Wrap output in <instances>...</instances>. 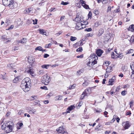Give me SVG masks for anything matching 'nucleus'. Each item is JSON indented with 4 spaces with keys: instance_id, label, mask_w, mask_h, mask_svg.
<instances>
[{
    "instance_id": "obj_1",
    "label": "nucleus",
    "mask_w": 134,
    "mask_h": 134,
    "mask_svg": "<svg viewBox=\"0 0 134 134\" xmlns=\"http://www.w3.org/2000/svg\"><path fill=\"white\" fill-rule=\"evenodd\" d=\"M31 81L28 77H26L21 81L20 87L24 92H26L30 90Z\"/></svg>"
},
{
    "instance_id": "obj_2",
    "label": "nucleus",
    "mask_w": 134,
    "mask_h": 134,
    "mask_svg": "<svg viewBox=\"0 0 134 134\" xmlns=\"http://www.w3.org/2000/svg\"><path fill=\"white\" fill-rule=\"evenodd\" d=\"M14 126L13 123L12 122L9 121L4 123L1 126V128L7 133L12 131Z\"/></svg>"
},
{
    "instance_id": "obj_3",
    "label": "nucleus",
    "mask_w": 134,
    "mask_h": 134,
    "mask_svg": "<svg viewBox=\"0 0 134 134\" xmlns=\"http://www.w3.org/2000/svg\"><path fill=\"white\" fill-rule=\"evenodd\" d=\"M2 2L4 5L9 6L11 9L16 8L18 6L16 3H15L13 0H2Z\"/></svg>"
},
{
    "instance_id": "obj_4",
    "label": "nucleus",
    "mask_w": 134,
    "mask_h": 134,
    "mask_svg": "<svg viewBox=\"0 0 134 134\" xmlns=\"http://www.w3.org/2000/svg\"><path fill=\"white\" fill-rule=\"evenodd\" d=\"M98 57L95 53L92 54L89 58V61L87 64V65L88 66L92 67L94 64L97 63V60Z\"/></svg>"
},
{
    "instance_id": "obj_5",
    "label": "nucleus",
    "mask_w": 134,
    "mask_h": 134,
    "mask_svg": "<svg viewBox=\"0 0 134 134\" xmlns=\"http://www.w3.org/2000/svg\"><path fill=\"white\" fill-rule=\"evenodd\" d=\"M28 61L29 63L31 65H34L35 64V58L32 57H29L28 58Z\"/></svg>"
},
{
    "instance_id": "obj_6",
    "label": "nucleus",
    "mask_w": 134,
    "mask_h": 134,
    "mask_svg": "<svg viewBox=\"0 0 134 134\" xmlns=\"http://www.w3.org/2000/svg\"><path fill=\"white\" fill-rule=\"evenodd\" d=\"M2 39L3 41H5L6 43H7L8 42H10L11 38H7V37L5 35L2 36Z\"/></svg>"
},
{
    "instance_id": "obj_7",
    "label": "nucleus",
    "mask_w": 134,
    "mask_h": 134,
    "mask_svg": "<svg viewBox=\"0 0 134 134\" xmlns=\"http://www.w3.org/2000/svg\"><path fill=\"white\" fill-rule=\"evenodd\" d=\"M122 125L125 129H128L130 126L128 121L123 122L122 123Z\"/></svg>"
},
{
    "instance_id": "obj_8",
    "label": "nucleus",
    "mask_w": 134,
    "mask_h": 134,
    "mask_svg": "<svg viewBox=\"0 0 134 134\" xmlns=\"http://www.w3.org/2000/svg\"><path fill=\"white\" fill-rule=\"evenodd\" d=\"M83 25H84L82 24L81 23H76V26L75 28L77 30L81 29L83 28V27H82V26Z\"/></svg>"
},
{
    "instance_id": "obj_9",
    "label": "nucleus",
    "mask_w": 134,
    "mask_h": 134,
    "mask_svg": "<svg viewBox=\"0 0 134 134\" xmlns=\"http://www.w3.org/2000/svg\"><path fill=\"white\" fill-rule=\"evenodd\" d=\"M75 108V107L74 105H72L69 107L67 109V111L65 112L66 113H70V111L74 109Z\"/></svg>"
},
{
    "instance_id": "obj_10",
    "label": "nucleus",
    "mask_w": 134,
    "mask_h": 134,
    "mask_svg": "<svg viewBox=\"0 0 134 134\" xmlns=\"http://www.w3.org/2000/svg\"><path fill=\"white\" fill-rule=\"evenodd\" d=\"M80 2L82 4V5L86 9L89 8V6L88 5L86 4L85 3V1L82 0H80Z\"/></svg>"
},
{
    "instance_id": "obj_11",
    "label": "nucleus",
    "mask_w": 134,
    "mask_h": 134,
    "mask_svg": "<svg viewBox=\"0 0 134 134\" xmlns=\"http://www.w3.org/2000/svg\"><path fill=\"white\" fill-rule=\"evenodd\" d=\"M18 43H20L22 44H24L26 43L27 42V39L26 38H23L22 40H18L17 41Z\"/></svg>"
},
{
    "instance_id": "obj_12",
    "label": "nucleus",
    "mask_w": 134,
    "mask_h": 134,
    "mask_svg": "<svg viewBox=\"0 0 134 134\" xmlns=\"http://www.w3.org/2000/svg\"><path fill=\"white\" fill-rule=\"evenodd\" d=\"M65 130L62 126L59 127V129H57L56 130L59 133H62Z\"/></svg>"
},
{
    "instance_id": "obj_13",
    "label": "nucleus",
    "mask_w": 134,
    "mask_h": 134,
    "mask_svg": "<svg viewBox=\"0 0 134 134\" xmlns=\"http://www.w3.org/2000/svg\"><path fill=\"white\" fill-rule=\"evenodd\" d=\"M91 91V89L90 88H87L83 92L85 94V95L87 96L89 95Z\"/></svg>"
},
{
    "instance_id": "obj_14",
    "label": "nucleus",
    "mask_w": 134,
    "mask_h": 134,
    "mask_svg": "<svg viewBox=\"0 0 134 134\" xmlns=\"http://www.w3.org/2000/svg\"><path fill=\"white\" fill-rule=\"evenodd\" d=\"M103 52L101 49H98L96 51V53L98 56H100Z\"/></svg>"
},
{
    "instance_id": "obj_15",
    "label": "nucleus",
    "mask_w": 134,
    "mask_h": 134,
    "mask_svg": "<svg viewBox=\"0 0 134 134\" xmlns=\"http://www.w3.org/2000/svg\"><path fill=\"white\" fill-rule=\"evenodd\" d=\"M81 17L79 16H76V17L75 19V20L77 23H81L82 21L81 20Z\"/></svg>"
},
{
    "instance_id": "obj_16",
    "label": "nucleus",
    "mask_w": 134,
    "mask_h": 134,
    "mask_svg": "<svg viewBox=\"0 0 134 134\" xmlns=\"http://www.w3.org/2000/svg\"><path fill=\"white\" fill-rule=\"evenodd\" d=\"M104 32V30L103 29H100L99 30V33L97 35V36L98 37L100 36Z\"/></svg>"
},
{
    "instance_id": "obj_17",
    "label": "nucleus",
    "mask_w": 134,
    "mask_h": 134,
    "mask_svg": "<svg viewBox=\"0 0 134 134\" xmlns=\"http://www.w3.org/2000/svg\"><path fill=\"white\" fill-rule=\"evenodd\" d=\"M62 96L60 95L58 96L55 97V100H61L62 99Z\"/></svg>"
},
{
    "instance_id": "obj_18",
    "label": "nucleus",
    "mask_w": 134,
    "mask_h": 134,
    "mask_svg": "<svg viewBox=\"0 0 134 134\" xmlns=\"http://www.w3.org/2000/svg\"><path fill=\"white\" fill-rule=\"evenodd\" d=\"M114 82V80L113 79H110L109 80L108 85H113Z\"/></svg>"
},
{
    "instance_id": "obj_19",
    "label": "nucleus",
    "mask_w": 134,
    "mask_h": 134,
    "mask_svg": "<svg viewBox=\"0 0 134 134\" xmlns=\"http://www.w3.org/2000/svg\"><path fill=\"white\" fill-rule=\"evenodd\" d=\"M129 30L133 32L134 31V25H130L128 29Z\"/></svg>"
},
{
    "instance_id": "obj_20",
    "label": "nucleus",
    "mask_w": 134,
    "mask_h": 134,
    "mask_svg": "<svg viewBox=\"0 0 134 134\" xmlns=\"http://www.w3.org/2000/svg\"><path fill=\"white\" fill-rule=\"evenodd\" d=\"M49 78L50 77L49 76H46L44 77L42 80H45V81L49 82L50 81Z\"/></svg>"
},
{
    "instance_id": "obj_21",
    "label": "nucleus",
    "mask_w": 134,
    "mask_h": 134,
    "mask_svg": "<svg viewBox=\"0 0 134 134\" xmlns=\"http://www.w3.org/2000/svg\"><path fill=\"white\" fill-rule=\"evenodd\" d=\"M27 72L29 73L32 76H34L33 75L34 74V72L33 70H32L31 69H30L29 70L27 71Z\"/></svg>"
},
{
    "instance_id": "obj_22",
    "label": "nucleus",
    "mask_w": 134,
    "mask_h": 134,
    "mask_svg": "<svg viewBox=\"0 0 134 134\" xmlns=\"http://www.w3.org/2000/svg\"><path fill=\"white\" fill-rule=\"evenodd\" d=\"M112 71V68L111 66H108L107 67L106 69V71L107 72H110Z\"/></svg>"
},
{
    "instance_id": "obj_23",
    "label": "nucleus",
    "mask_w": 134,
    "mask_h": 134,
    "mask_svg": "<svg viewBox=\"0 0 134 134\" xmlns=\"http://www.w3.org/2000/svg\"><path fill=\"white\" fill-rule=\"evenodd\" d=\"M36 111L35 109H32L29 111V113L30 114H34L35 112Z\"/></svg>"
},
{
    "instance_id": "obj_24",
    "label": "nucleus",
    "mask_w": 134,
    "mask_h": 134,
    "mask_svg": "<svg viewBox=\"0 0 134 134\" xmlns=\"http://www.w3.org/2000/svg\"><path fill=\"white\" fill-rule=\"evenodd\" d=\"M101 23L100 21H98L94 23L95 26H96V27H97L99 25H101Z\"/></svg>"
},
{
    "instance_id": "obj_25",
    "label": "nucleus",
    "mask_w": 134,
    "mask_h": 134,
    "mask_svg": "<svg viewBox=\"0 0 134 134\" xmlns=\"http://www.w3.org/2000/svg\"><path fill=\"white\" fill-rule=\"evenodd\" d=\"M50 65H43L41 66V67L43 68L48 69V67Z\"/></svg>"
},
{
    "instance_id": "obj_26",
    "label": "nucleus",
    "mask_w": 134,
    "mask_h": 134,
    "mask_svg": "<svg viewBox=\"0 0 134 134\" xmlns=\"http://www.w3.org/2000/svg\"><path fill=\"white\" fill-rule=\"evenodd\" d=\"M129 38L128 40L130 41H132V40H133V41L134 40V36H132L131 37H130V36H128L127 37V38Z\"/></svg>"
},
{
    "instance_id": "obj_27",
    "label": "nucleus",
    "mask_w": 134,
    "mask_h": 134,
    "mask_svg": "<svg viewBox=\"0 0 134 134\" xmlns=\"http://www.w3.org/2000/svg\"><path fill=\"white\" fill-rule=\"evenodd\" d=\"M24 112V110H20L18 113V114L19 115H21L23 114Z\"/></svg>"
},
{
    "instance_id": "obj_28",
    "label": "nucleus",
    "mask_w": 134,
    "mask_h": 134,
    "mask_svg": "<svg viewBox=\"0 0 134 134\" xmlns=\"http://www.w3.org/2000/svg\"><path fill=\"white\" fill-rule=\"evenodd\" d=\"M76 37L71 36L70 37V40L72 41H73L76 40Z\"/></svg>"
},
{
    "instance_id": "obj_29",
    "label": "nucleus",
    "mask_w": 134,
    "mask_h": 134,
    "mask_svg": "<svg viewBox=\"0 0 134 134\" xmlns=\"http://www.w3.org/2000/svg\"><path fill=\"white\" fill-rule=\"evenodd\" d=\"M102 111V110L100 109H95L94 111L95 112L97 113H99Z\"/></svg>"
},
{
    "instance_id": "obj_30",
    "label": "nucleus",
    "mask_w": 134,
    "mask_h": 134,
    "mask_svg": "<svg viewBox=\"0 0 134 134\" xmlns=\"http://www.w3.org/2000/svg\"><path fill=\"white\" fill-rule=\"evenodd\" d=\"M35 50H39L40 51H41L42 50V47L41 46H38L35 49Z\"/></svg>"
},
{
    "instance_id": "obj_31",
    "label": "nucleus",
    "mask_w": 134,
    "mask_h": 134,
    "mask_svg": "<svg viewBox=\"0 0 134 134\" xmlns=\"http://www.w3.org/2000/svg\"><path fill=\"white\" fill-rule=\"evenodd\" d=\"M93 13L96 15H98L99 14V11H98V10H97L96 9L94 11Z\"/></svg>"
},
{
    "instance_id": "obj_32",
    "label": "nucleus",
    "mask_w": 134,
    "mask_h": 134,
    "mask_svg": "<svg viewBox=\"0 0 134 134\" xmlns=\"http://www.w3.org/2000/svg\"><path fill=\"white\" fill-rule=\"evenodd\" d=\"M19 79L18 77H15L13 81V82L15 83H16L18 81Z\"/></svg>"
},
{
    "instance_id": "obj_33",
    "label": "nucleus",
    "mask_w": 134,
    "mask_h": 134,
    "mask_svg": "<svg viewBox=\"0 0 134 134\" xmlns=\"http://www.w3.org/2000/svg\"><path fill=\"white\" fill-rule=\"evenodd\" d=\"M30 99L31 100L36 99H37V97L36 96H32L31 97Z\"/></svg>"
},
{
    "instance_id": "obj_34",
    "label": "nucleus",
    "mask_w": 134,
    "mask_h": 134,
    "mask_svg": "<svg viewBox=\"0 0 134 134\" xmlns=\"http://www.w3.org/2000/svg\"><path fill=\"white\" fill-rule=\"evenodd\" d=\"M82 51V47H80L79 48H78L76 50V51L77 52H81Z\"/></svg>"
},
{
    "instance_id": "obj_35",
    "label": "nucleus",
    "mask_w": 134,
    "mask_h": 134,
    "mask_svg": "<svg viewBox=\"0 0 134 134\" xmlns=\"http://www.w3.org/2000/svg\"><path fill=\"white\" fill-rule=\"evenodd\" d=\"M52 43H51L48 44H46L45 46V47L46 48H49L52 45Z\"/></svg>"
},
{
    "instance_id": "obj_36",
    "label": "nucleus",
    "mask_w": 134,
    "mask_h": 134,
    "mask_svg": "<svg viewBox=\"0 0 134 134\" xmlns=\"http://www.w3.org/2000/svg\"><path fill=\"white\" fill-rule=\"evenodd\" d=\"M75 86L76 85L75 84L73 85H72L70 86H69V89H74L75 88Z\"/></svg>"
},
{
    "instance_id": "obj_37",
    "label": "nucleus",
    "mask_w": 134,
    "mask_h": 134,
    "mask_svg": "<svg viewBox=\"0 0 134 134\" xmlns=\"http://www.w3.org/2000/svg\"><path fill=\"white\" fill-rule=\"evenodd\" d=\"M127 93V91L125 90L121 92V94L122 96L125 95Z\"/></svg>"
},
{
    "instance_id": "obj_38",
    "label": "nucleus",
    "mask_w": 134,
    "mask_h": 134,
    "mask_svg": "<svg viewBox=\"0 0 134 134\" xmlns=\"http://www.w3.org/2000/svg\"><path fill=\"white\" fill-rule=\"evenodd\" d=\"M85 95V94L83 92V93H82V94H81V97H80V99H83V98H84V97L85 96H87L86 95Z\"/></svg>"
},
{
    "instance_id": "obj_39",
    "label": "nucleus",
    "mask_w": 134,
    "mask_h": 134,
    "mask_svg": "<svg viewBox=\"0 0 134 134\" xmlns=\"http://www.w3.org/2000/svg\"><path fill=\"white\" fill-rule=\"evenodd\" d=\"M69 4L68 2H64L63 1H62L61 4L63 5H65Z\"/></svg>"
},
{
    "instance_id": "obj_40",
    "label": "nucleus",
    "mask_w": 134,
    "mask_h": 134,
    "mask_svg": "<svg viewBox=\"0 0 134 134\" xmlns=\"http://www.w3.org/2000/svg\"><path fill=\"white\" fill-rule=\"evenodd\" d=\"M39 31L40 32V33L42 35L43 34H44V31H45L43 29H40Z\"/></svg>"
},
{
    "instance_id": "obj_41",
    "label": "nucleus",
    "mask_w": 134,
    "mask_h": 134,
    "mask_svg": "<svg viewBox=\"0 0 134 134\" xmlns=\"http://www.w3.org/2000/svg\"><path fill=\"white\" fill-rule=\"evenodd\" d=\"M88 84V83L86 81H85V82L83 83L82 85L83 86H86Z\"/></svg>"
},
{
    "instance_id": "obj_42",
    "label": "nucleus",
    "mask_w": 134,
    "mask_h": 134,
    "mask_svg": "<svg viewBox=\"0 0 134 134\" xmlns=\"http://www.w3.org/2000/svg\"><path fill=\"white\" fill-rule=\"evenodd\" d=\"M42 81L43 83H44L46 85H47L49 82H48L47 81H45V80H42Z\"/></svg>"
},
{
    "instance_id": "obj_43",
    "label": "nucleus",
    "mask_w": 134,
    "mask_h": 134,
    "mask_svg": "<svg viewBox=\"0 0 134 134\" xmlns=\"http://www.w3.org/2000/svg\"><path fill=\"white\" fill-rule=\"evenodd\" d=\"M123 57V55L122 53L120 54L118 56V57L120 59H122Z\"/></svg>"
},
{
    "instance_id": "obj_44",
    "label": "nucleus",
    "mask_w": 134,
    "mask_h": 134,
    "mask_svg": "<svg viewBox=\"0 0 134 134\" xmlns=\"http://www.w3.org/2000/svg\"><path fill=\"white\" fill-rule=\"evenodd\" d=\"M7 66L9 68H12L13 67V65L12 64H9L7 65Z\"/></svg>"
},
{
    "instance_id": "obj_45",
    "label": "nucleus",
    "mask_w": 134,
    "mask_h": 134,
    "mask_svg": "<svg viewBox=\"0 0 134 134\" xmlns=\"http://www.w3.org/2000/svg\"><path fill=\"white\" fill-rule=\"evenodd\" d=\"M134 51L132 49H131L129 50V51H128V52L127 53L128 54H130V53H133Z\"/></svg>"
},
{
    "instance_id": "obj_46",
    "label": "nucleus",
    "mask_w": 134,
    "mask_h": 134,
    "mask_svg": "<svg viewBox=\"0 0 134 134\" xmlns=\"http://www.w3.org/2000/svg\"><path fill=\"white\" fill-rule=\"evenodd\" d=\"M92 30V29L91 28H88L85 29V31H91Z\"/></svg>"
},
{
    "instance_id": "obj_47",
    "label": "nucleus",
    "mask_w": 134,
    "mask_h": 134,
    "mask_svg": "<svg viewBox=\"0 0 134 134\" xmlns=\"http://www.w3.org/2000/svg\"><path fill=\"white\" fill-rule=\"evenodd\" d=\"M78 46H79V45L78 42H76L73 45V46L74 47H77Z\"/></svg>"
},
{
    "instance_id": "obj_48",
    "label": "nucleus",
    "mask_w": 134,
    "mask_h": 134,
    "mask_svg": "<svg viewBox=\"0 0 134 134\" xmlns=\"http://www.w3.org/2000/svg\"><path fill=\"white\" fill-rule=\"evenodd\" d=\"M111 56L112 58L113 59L115 58L114 57V52H112L111 53Z\"/></svg>"
},
{
    "instance_id": "obj_49",
    "label": "nucleus",
    "mask_w": 134,
    "mask_h": 134,
    "mask_svg": "<svg viewBox=\"0 0 134 134\" xmlns=\"http://www.w3.org/2000/svg\"><path fill=\"white\" fill-rule=\"evenodd\" d=\"M130 66L131 70H134V63H133L132 65H130Z\"/></svg>"
},
{
    "instance_id": "obj_50",
    "label": "nucleus",
    "mask_w": 134,
    "mask_h": 134,
    "mask_svg": "<svg viewBox=\"0 0 134 134\" xmlns=\"http://www.w3.org/2000/svg\"><path fill=\"white\" fill-rule=\"evenodd\" d=\"M40 88L43 89L47 90L48 88H47V87L45 86H43V87H41Z\"/></svg>"
},
{
    "instance_id": "obj_51",
    "label": "nucleus",
    "mask_w": 134,
    "mask_h": 134,
    "mask_svg": "<svg viewBox=\"0 0 134 134\" xmlns=\"http://www.w3.org/2000/svg\"><path fill=\"white\" fill-rule=\"evenodd\" d=\"M14 27V26L13 25H10L7 29L8 30H10L13 29Z\"/></svg>"
},
{
    "instance_id": "obj_52",
    "label": "nucleus",
    "mask_w": 134,
    "mask_h": 134,
    "mask_svg": "<svg viewBox=\"0 0 134 134\" xmlns=\"http://www.w3.org/2000/svg\"><path fill=\"white\" fill-rule=\"evenodd\" d=\"M35 20H32V21L33 22V24L34 25L36 24H37V19H35Z\"/></svg>"
},
{
    "instance_id": "obj_53",
    "label": "nucleus",
    "mask_w": 134,
    "mask_h": 134,
    "mask_svg": "<svg viewBox=\"0 0 134 134\" xmlns=\"http://www.w3.org/2000/svg\"><path fill=\"white\" fill-rule=\"evenodd\" d=\"M49 56V55L48 54H45L44 55V58H47V57H48Z\"/></svg>"
},
{
    "instance_id": "obj_54",
    "label": "nucleus",
    "mask_w": 134,
    "mask_h": 134,
    "mask_svg": "<svg viewBox=\"0 0 134 134\" xmlns=\"http://www.w3.org/2000/svg\"><path fill=\"white\" fill-rule=\"evenodd\" d=\"M78 44H80L79 45V46H81L82 45H83L82 44V41L81 40H80V41H79L78 42Z\"/></svg>"
},
{
    "instance_id": "obj_55",
    "label": "nucleus",
    "mask_w": 134,
    "mask_h": 134,
    "mask_svg": "<svg viewBox=\"0 0 134 134\" xmlns=\"http://www.w3.org/2000/svg\"><path fill=\"white\" fill-rule=\"evenodd\" d=\"M55 9V8H51L50 10H49V11H50L51 12H52L53 11H55V10H54Z\"/></svg>"
},
{
    "instance_id": "obj_56",
    "label": "nucleus",
    "mask_w": 134,
    "mask_h": 134,
    "mask_svg": "<svg viewBox=\"0 0 134 134\" xmlns=\"http://www.w3.org/2000/svg\"><path fill=\"white\" fill-rule=\"evenodd\" d=\"M11 58L12 59H17L16 58V56H12L11 57Z\"/></svg>"
},
{
    "instance_id": "obj_57",
    "label": "nucleus",
    "mask_w": 134,
    "mask_h": 134,
    "mask_svg": "<svg viewBox=\"0 0 134 134\" xmlns=\"http://www.w3.org/2000/svg\"><path fill=\"white\" fill-rule=\"evenodd\" d=\"M104 115L106 117H108V116H107V114L108 113V112L107 111H105L104 113Z\"/></svg>"
},
{
    "instance_id": "obj_58",
    "label": "nucleus",
    "mask_w": 134,
    "mask_h": 134,
    "mask_svg": "<svg viewBox=\"0 0 134 134\" xmlns=\"http://www.w3.org/2000/svg\"><path fill=\"white\" fill-rule=\"evenodd\" d=\"M111 8L110 6H109L108 8V10L107 11V12H109V11H110L111 10Z\"/></svg>"
},
{
    "instance_id": "obj_59",
    "label": "nucleus",
    "mask_w": 134,
    "mask_h": 134,
    "mask_svg": "<svg viewBox=\"0 0 134 134\" xmlns=\"http://www.w3.org/2000/svg\"><path fill=\"white\" fill-rule=\"evenodd\" d=\"M43 102L45 104H46L48 103L49 102L48 100H46L44 101Z\"/></svg>"
},
{
    "instance_id": "obj_60",
    "label": "nucleus",
    "mask_w": 134,
    "mask_h": 134,
    "mask_svg": "<svg viewBox=\"0 0 134 134\" xmlns=\"http://www.w3.org/2000/svg\"><path fill=\"white\" fill-rule=\"evenodd\" d=\"M91 14H92L91 12H90L88 14L89 18H91Z\"/></svg>"
},
{
    "instance_id": "obj_61",
    "label": "nucleus",
    "mask_w": 134,
    "mask_h": 134,
    "mask_svg": "<svg viewBox=\"0 0 134 134\" xmlns=\"http://www.w3.org/2000/svg\"><path fill=\"white\" fill-rule=\"evenodd\" d=\"M58 65V64H55L53 65H51V66L52 67H55L56 66H57Z\"/></svg>"
},
{
    "instance_id": "obj_62",
    "label": "nucleus",
    "mask_w": 134,
    "mask_h": 134,
    "mask_svg": "<svg viewBox=\"0 0 134 134\" xmlns=\"http://www.w3.org/2000/svg\"><path fill=\"white\" fill-rule=\"evenodd\" d=\"M131 79H134V74H132L131 75Z\"/></svg>"
},
{
    "instance_id": "obj_63",
    "label": "nucleus",
    "mask_w": 134,
    "mask_h": 134,
    "mask_svg": "<svg viewBox=\"0 0 134 134\" xmlns=\"http://www.w3.org/2000/svg\"><path fill=\"white\" fill-rule=\"evenodd\" d=\"M81 72H81V70H79L77 71V75H79L80 74H81Z\"/></svg>"
},
{
    "instance_id": "obj_64",
    "label": "nucleus",
    "mask_w": 134,
    "mask_h": 134,
    "mask_svg": "<svg viewBox=\"0 0 134 134\" xmlns=\"http://www.w3.org/2000/svg\"><path fill=\"white\" fill-rule=\"evenodd\" d=\"M61 133L62 134H68V132L66 131H65V130L62 133Z\"/></svg>"
}]
</instances>
